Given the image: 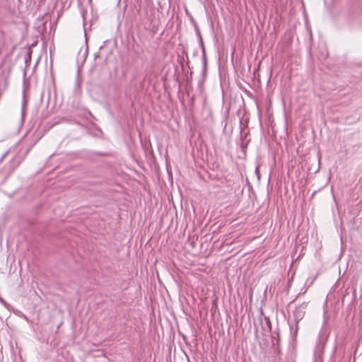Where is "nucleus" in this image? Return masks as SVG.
<instances>
[{
  "mask_svg": "<svg viewBox=\"0 0 362 362\" xmlns=\"http://www.w3.org/2000/svg\"><path fill=\"white\" fill-rule=\"evenodd\" d=\"M18 165V162L16 158H13L8 163H6L4 167L0 169V181H6Z\"/></svg>",
  "mask_w": 362,
  "mask_h": 362,
  "instance_id": "obj_1",
  "label": "nucleus"
},
{
  "mask_svg": "<svg viewBox=\"0 0 362 362\" xmlns=\"http://www.w3.org/2000/svg\"><path fill=\"white\" fill-rule=\"evenodd\" d=\"M7 154H8V152H6L4 155H2L1 158H0V163H1V162L4 160V158L7 156Z\"/></svg>",
  "mask_w": 362,
  "mask_h": 362,
  "instance_id": "obj_2",
  "label": "nucleus"
}]
</instances>
